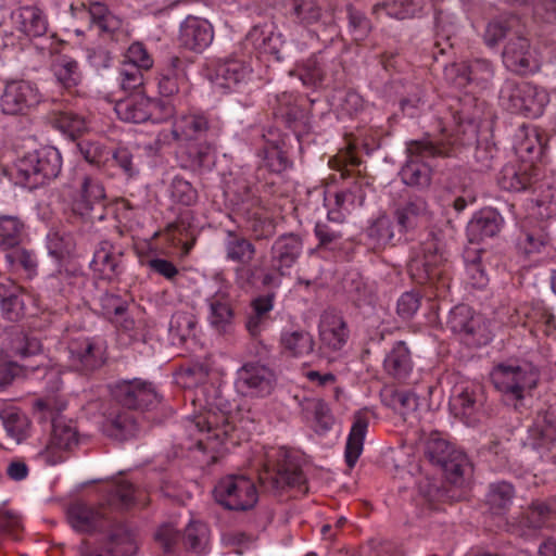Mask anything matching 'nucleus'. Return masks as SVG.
<instances>
[{
	"mask_svg": "<svg viewBox=\"0 0 556 556\" xmlns=\"http://www.w3.org/2000/svg\"><path fill=\"white\" fill-rule=\"evenodd\" d=\"M251 75V68L239 59H229L218 62L211 75V80L217 87L227 90H237L245 84Z\"/></svg>",
	"mask_w": 556,
	"mask_h": 556,
	"instance_id": "obj_27",
	"label": "nucleus"
},
{
	"mask_svg": "<svg viewBox=\"0 0 556 556\" xmlns=\"http://www.w3.org/2000/svg\"><path fill=\"white\" fill-rule=\"evenodd\" d=\"M52 73L65 89L76 87L81 80V72L78 63L68 55H60L52 63Z\"/></svg>",
	"mask_w": 556,
	"mask_h": 556,
	"instance_id": "obj_47",
	"label": "nucleus"
},
{
	"mask_svg": "<svg viewBox=\"0 0 556 556\" xmlns=\"http://www.w3.org/2000/svg\"><path fill=\"white\" fill-rule=\"evenodd\" d=\"M365 193L359 187H354L352 190L342 192L325 193L324 202L328 210L329 220L341 223L345 214L356 206L363 205Z\"/></svg>",
	"mask_w": 556,
	"mask_h": 556,
	"instance_id": "obj_30",
	"label": "nucleus"
},
{
	"mask_svg": "<svg viewBox=\"0 0 556 556\" xmlns=\"http://www.w3.org/2000/svg\"><path fill=\"white\" fill-rule=\"evenodd\" d=\"M105 191L102 184L92 177H85L79 191L74 197L72 210L75 214L83 218L103 219V214L92 215L97 207L103 206Z\"/></svg>",
	"mask_w": 556,
	"mask_h": 556,
	"instance_id": "obj_22",
	"label": "nucleus"
},
{
	"mask_svg": "<svg viewBox=\"0 0 556 556\" xmlns=\"http://www.w3.org/2000/svg\"><path fill=\"white\" fill-rule=\"evenodd\" d=\"M422 10L419 0H386L382 4H377L374 12L379 14L384 11L390 17L403 20L415 16Z\"/></svg>",
	"mask_w": 556,
	"mask_h": 556,
	"instance_id": "obj_53",
	"label": "nucleus"
},
{
	"mask_svg": "<svg viewBox=\"0 0 556 556\" xmlns=\"http://www.w3.org/2000/svg\"><path fill=\"white\" fill-rule=\"evenodd\" d=\"M313 336L302 328L283 329L280 334V348L283 354L291 357H304L314 350Z\"/></svg>",
	"mask_w": 556,
	"mask_h": 556,
	"instance_id": "obj_40",
	"label": "nucleus"
},
{
	"mask_svg": "<svg viewBox=\"0 0 556 556\" xmlns=\"http://www.w3.org/2000/svg\"><path fill=\"white\" fill-rule=\"evenodd\" d=\"M0 419L9 438L20 444L29 435L30 421L25 414L10 404L0 406Z\"/></svg>",
	"mask_w": 556,
	"mask_h": 556,
	"instance_id": "obj_41",
	"label": "nucleus"
},
{
	"mask_svg": "<svg viewBox=\"0 0 556 556\" xmlns=\"http://www.w3.org/2000/svg\"><path fill=\"white\" fill-rule=\"evenodd\" d=\"M551 101L548 91L529 81H506L500 93L501 105L516 114L538 118Z\"/></svg>",
	"mask_w": 556,
	"mask_h": 556,
	"instance_id": "obj_7",
	"label": "nucleus"
},
{
	"mask_svg": "<svg viewBox=\"0 0 556 556\" xmlns=\"http://www.w3.org/2000/svg\"><path fill=\"white\" fill-rule=\"evenodd\" d=\"M319 339L324 349L341 350L349 338V331L342 317L331 311L325 312L319 321Z\"/></svg>",
	"mask_w": 556,
	"mask_h": 556,
	"instance_id": "obj_29",
	"label": "nucleus"
},
{
	"mask_svg": "<svg viewBox=\"0 0 556 556\" xmlns=\"http://www.w3.org/2000/svg\"><path fill=\"white\" fill-rule=\"evenodd\" d=\"M41 101L38 89L29 81H11L1 96L0 106L4 114H22Z\"/></svg>",
	"mask_w": 556,
	"mask_h": 556,
	"instance_id": "obj_17",
	"label": "nucleus"
},
{
	"mask_svg": "<svg viewBox=\"0 0 556 556\" xmlns=\"http://www.w3.org/2000/svg\"><path fill=\"white\" fill-rule=\"evenodd\" d=\"M17 31L28 39L40 37L48 29L47 18L36 7H23L11 15Z\"/></svg>",
	"mask_w": 556,
	"mask_h": 556,
	"instance_id": "obj_33",
	"label": "nucleus"
},
{
	"mask_svg": "<svg viewBox=\"0 0 556 556\" xmlns=\"http://www.w3.org/2000/svg\"><path fill=\"white\" fill-rule=\"evenodd\" d=\"M493 76L491 64L485 60H476L471 64L465 62L453 63L444 68L446 83L466 94H473L482 89Z\"/></svg>",
	"mask_w": 556,
	"mask_h": 556,
	"instance_id": "obj_11",
	"label": "nucleus"
},
{
	"mask_svg": "<svg viewBox=\"0 0 556 556\" xmlns=\"http://www.w3.org/2000/svg\"><path fill=\"white\" fill-rule=\"evenodd\" d=\"M91 268L99 278L112 280L122 271V254L110 242H102L94 252Z\"/></svg>",
	"mask_w": 556,
	"mask_h": 556,
	"instance_id": "obj_37",
	"label": "nucleus"
},
{
	"mask_svg": "<svg viewBox=\"0 0 556 556\" xmlns=\"http://www.w3.org/2000/svg\"><path fill=\"white\" fill-rule=\"evenodd\" d=\"M275 383L271 369L257 363H249L238 370L235 387L243 396L263 397L273 392Z\"/></svg>",
	"mask_w": 556,
	"mask_h": 556,
	"instance_id": "obj_15",
	"label": "nucleus"
},
{
	"mask_svg": "<svg viewBox=\"0 0 556 556\" xmlns=\"http://www.w3.org/2000/svg\"><path fill=\"white\" fill-rule=\"evenodd\" d=\"M53 124L62 134L74 139L88 128L86 119L72 111H59L54 114Z\"/></svg>",
	"mask_w": 556,
	"mask_h": 556,
	"instance_id": "obj_54",
	"label": "nucleus"
},
{
	"mask_svg": "<svg viewBox=\"0 0 556 556\" xmlns=\"http://www.w3.org/2000/svg\"><path fill=\"white\" fill-rule=\"evenodd\" d=\"M513 498V486L507 482H498L490 486L488 503L493 514H501Z\"/></svg>",
	"mask_w": 556,
	"mask_h": 556,
	"instance_id": "obj_58",
	"label": "nucleus"
},
{
	"mask_svg": "<svg viewBox=\"0 0 556 556\" xmlns=\"http://www.w3.org/2000/svg\"><path fill=\"white\" fill-rule=\"evenodd\" d=\"M65 404L58 396H48L35 402V409L42 418L51 417L52 433L46 447L37 455L47 465H56L65 460V453L77 443V430L72 421L54 418V414L63 410Z\"/></svg>",
	"mask_w": 556,
	"mask_h": 556,
	"instance_id": "obj_4",
	"label": "nucleus"
},
{
	"mask_svg": "<svg viewBox=\"0 0 556 556\" xmlns=\"http://www.w3.org/2000/svg\"><path fill=\"white\" fill-rule=\"evenodd\" d=\"M214 500L228 510L252 509L258 502V490L245 475H227L219 479L213 491Z\"/></svg>",
	"mask_w": 556,
	"mask_h": 556,
	"instance_id": "obj_9",
	"label": "nucleus"
},
{
	"mask_svg": "<svg viewBox=\"0 0 556 556\" xmlns=\"http://www.w3.org/2000/svg\"><path fill=\"white\" fill-rule=\"evenodd\" d=\"M369 426V415L367 409H361L353 416L352 427L350 429L345 444V460L349 467H353L359 458L364 441Z\"/></svg>",
	"mask_w": 556,
	"mask_h": 556,
	"instance_id": "obj_36",
	"label": "nucleus"
},
{
	"mask_svg": "<svg viewBox=\"0 0 556 556\" xmlns=\"http://www.w3.org/2000/svg\"><path fill=\"white\" fill-rule=\"evenodd\" d=\"M386 370L395 378H406L412 371V359L409 351L403 342L394 345L392 351L384 358Z\"/></svg>",
	"mask_w": 556,
	"mask_h": 556,
	"instance_id": "obj_50",
	"label": "nucleus"
},
{
	"mask_svg": "<svg viewBox=\"0 0 556 556\" xmlns=\"http://www.w3.org/2000/svg\"><path fill=\"white\" fill-rule=\"evenodd\" d=\"M538 168L521 161L505 165L497 178L502 189L507 191H522L532 186L536 180Z\"/></svg>",
	"mask_w": 556,
	"mask_h": 556,
	"instance_id": "obj_31",
	"label": "nucleus"
},
{
	"mask_svg": "<svg viewBox=\"0 0 556 556\" xmlns=\"http://www.w3.org/2000/svg\"><path fill=\"white\" fill-rule=\"evenodd\" d=\"M453 119L457 123V135L455 137H444L443 139L422 141H413L407 146V162L401 170V177L405 185L424 187L430 182L431 163L430 160L435 155H450L451 149L445 147L444 140L448 144H468L476 140L477 125L469 122L465 125L460 112L453 114Z\"/></svg>",
	"mask_w": 556,
	"mask_h": 556,
	"instance_id": "obj_2",
	"label": "nucleus"
},
{
	"mask_svg": "<svg viewBox=\"0 0 556 556\" xmlns=\"http://www.w3.org/2000/svg\"><path fill=\"white\" fill-rule=\"evenodd\" d=\"M505 66L517 74H532L540 70L541 61L525 37L510 39L503 51Z\"/></svg>",
	"mask_w": 556,
	"mask_h": 556,
	"instance_id": "obj_19",
	"label": "nucleus"
},
{
	"mask_svg": "<svg viewBox=\"0 0 556 556\" xmlns=\"http://www.w3.org/2000/svg\"><path fill=\"white\" fill-rule=\"evenodd\" d=\"M114 109L122 121L129 123H143L148 119L161 122L173 113L169 103L151 99L141 92L117 101Z\"/></svg>",
	"mask_w": 556,
	"mask_h": 556,
	"instance_id": "obj_10",
	"label": "nucleus"
},
{
	"mask_svg": "<svg viewBox=\"0 0 556 556\" xmlns=\"http://www.w3.org/2000/svg\"><path fill=\"white\" fill-rule=\"evenodd\" d=\"M206 130V117L197 112L182 114L173 124V138L187 146L190 157L199 166L208 165L214 153L211 144L201 143Z\"/></svg>",
	"mask_w": 556,
	"mask_h": 556,
	"instance_id": "obj_8",
	"label": "nucleus"
},
{
	"mask_svg": "<svg viewBox=\"0 0 556 556\" xmlns=\"http://www.w3.org/2000/svg\"><path fill=\"white\" fill-rule=\"evenodd\" d=\"M300 406L303 421L316 434L326 435L332 430L336 417L327 402L318 397H309L304 399Z\"/></svg>",
	"mask_w": 556,
	"mask_h": 556,
	"instance_id": "obj_25",
	"label": "nucleus"
},
{
	"mask_svg": "<svg viewBox=\"0 0 556 556\" xmlns=\"http://www.w3.org/2000/svg\"><path fill=\"white\" fill-rule=\"evenodd\" d=\"M106 496L101 506L106 505L115 509H128L147 503L142 491H136L130 484L122 480H112L106 484Z\"/></svg>",
	"mask_w": 556,
	"mask_h": 556,
	"instance_id": "obj_32",
	"label": "nucleus"
},
{
	"mask_svg": "<svg viewBox=\"0 0 556 556\" xmlns=\"http://www.w3.org/2000/svg\"><path fill=\"white\" fill-rule=\"evenodd\" d=\"M531 197L526 203L525 219H548L556 216V187L534 181Z\"/></svg>",
	"mask_w": 556,
	"mask_h": 556,
	"instance_id": "obj_23",
	"label": "nucleus"
},
{
	"mask_svg": "<svg viewBox=\"0 0 556 556\" xmlns=\"http://www.w3.org/2000/svg\"><path fill=\"white\" fill-rule=\"evenodd\" d=\"M166 241L167 248L156 251L152 241L135 247L139 264L149 267L153 273L173 280L178 275V268L168 260L157 257V254H170L169 248H180L181 256H186L193 247L194 229L190 224L186 225L184 217L177 223L169 225L166 230L161 233Z\"/></svg>",
	"mask_w": 556,
	"mask_h": 556,
	"instance_id": "obj_3",
	"label": "nucleus"
},
{
	"mask_svg": "<svg viewBox=\"0 0 556 556\" xmlns=\"http://www.w3.org/2000/svg\"><path fill=\"white\" fill-rule=\"evenodd\" d=\"M67 519L71 527L80 533L101 531L110 525L105 513L83 502H76L68 507Z\"/></svg>",
	"mask_w": 556,
	"mask_h": 556,
	"instance_id": "obj_24",
	"label": "nucleus"
},
{
	"mask_svg": "<svg viewBox=\"0 0 556 556\" xmlns=\"http://www.w3.org/2000/svg\"><path fill=\"white\" fill-rule=\"evenodd\" d=\"M529 443L535 450L549 448L556 442V419L544 414L529 429Z\"/></svg>",
	"mask_w": 556,
	"mask_h": 556,
	"instance_id": "obj_44",
	"label": "nucleus"
},
{
	"mask_svg": "<svg viewBox=\"0 0 556 556\" xmlns=\"http://www.w3.org/2000/svg\"><path fill=\"white\" fill-rule=\"evenodd\" d=\"M551 518V509L544 503H533L527 515L520 520L518 527L526 534L523 529H538L547 523Z\"/></svg>",
	"mask_w": 556,
	"mask_h": 556,
	"instance_id": "obj_60",
	"label": "nucleus"
},
{
	"mask_svg": "<svg viewBox=\"0 0 556 556\" xmlns=\"http://www.w3.org/2000/svg\"><path fill=\"white\" fill-rule=\"evenodd\" d=\"M480 386L473 382L459 383L455 386L450 407L456 417L464 419L467 425L473 424V416L477 412V403L480 397Z\"/></svg>",
	"mask_w": 556,
	"mask_h": 556,
	"instance_id": "obj_28",
	"label": "nucleus"
},
{
	"mask_svg": "<svg viewBox=\"0 0 556 556\" xmlns=\"http://www.w3.org/2000/svg\"><path fill=\"white\" fill-rule=\"evenodd\" d=\"M100 428L106 437L117 441L129 440L139 432L137 424L128 413H104Z\"/></svg>",
	"mask_w": 556,
	"mask_h": 556,
	"instance_id": "obj_39",
	"label": "nucleus"
},
{
	"mask_svg": "<svg viewBox=\"0 0 556 556\" xmlns=\"http://www.w3.org/2000/svg\"><path fill=\"white\" fill-rule=\"evenodd\" d=\"M295 74L303 86L312 89H318L323 86L324 74L316 56L308 59L305 63L299 64Z\"/></svg>",
	"mask_w": 556,
	"mask_h": 556,
	"instance_id": "obj_56",
	"label": "nucleus"
},
{
	"mask_svg": "<svg viewBox=\"0 0 556 556\" xmlns=\"http://www.w3.org/2000/svg\"><path fill=\"white\" fill-rule=\"evenodd\" d=\"M214 27L203 17L188 15L179 26L180 45L192 52L202 53L214 40Z\"/></svg>",
	"mask_w": 556,
	"mask_h": 556,
	"instance_id": "obj_18",
	"label": "nucleus"
},
{
	"mask_svg": "<svg viewBox=\"0 0 556 556\" xmlns=\"http://www.w3.org/2000/svg\"><path fill=\"white\" fill-rule=\"evenodd\" d=\"M184 545L197 554H205L210 544V532L205 523L191 521L186 528Z\"/></svg>",
	"mask_w": 556,
	"mask_h": 556,
	"instance_id": "obj_52",
	"label": "nucleus"
},
{
	"mask_svg": "<svg viewBox=\"0 0 556 556\" xmlns=\"http://www.w3.org/2000/svg\"><path fill=\"white\" fill-rule=\"evenodd\" d=\"M136 551L132 536L124 528H117L110 536L105 547L89 552L86 545L80 548V556H130Z\"/></svg>",
	"mask_w": 556,
	"mask_h": 556,
	"instance_id": "obj_42",
	"label": "nucleus"
},
{
	"mask_svg": "<svg viewBox=\"0 0 556 556\" xmlns=\"http://www.w3.org/2000/svg\"><path fill=\"white\" fill-rule=\"evenodd\" d=\"M517 314L523 316V326L535 328V331H542L546 336H551L556 329V317L541 304L531 308L522 306Z\"/></svg>",
	"mask_w": 556,
	"mask_h": 556,
	"instance_id": "obj_45",
	"label": "nucleus"
},
{
	"mask_svg": "<svg viewBox=\"0 0 556 556\" xmlns=\"http://www.w3.org/2000/svg\"><path fill=\"white\" fill-rule=\"evenodd\" d=\"M274 298L275 295L269 293L252 301V311L247 321V328L252 336H257L265 328L268 314L274 308Z\"/></svg>",
	"mask_w": 556,
	"mask_h": 556,
	"instance_id": "obj_48",
	"label": "nucleus"
},
{
	"mask_svg": "<svg viewBox=\"0 0 556 556\" xmlns=\"http://www.w3.org/2000/svg\"><path fill=\"white\" fill-rule=\"evenodd\" d=\"M23 224L13 216L0 217V249L12 250L22 241Z\"/></svg>",
	"mask_w": 556,
	"mask_h": 556,
	"instance_id": "obj_55",
	"label": "nucleus"
},
{
	"mask_svg": "<svg viewBox=\"0 0 556 556\" xmlns=\"http://www.w3.org/2000/svg\"><path fill=\"white\" fill-rule=\"evenodd\" d=\"M446 261L444 244L437 238L424 242L408 264V271L418 283L440 278V266Z\"/></svg>",
	"mask_w": 556,
	"mask_h": 556,
	"instance_id": "obj_13",
	"label": "nucleus"
},
{
	"mask_svg": "<svg viewBox=\"0 0 556 556\" xmlns=\"http://www.w3.org/2000/svg\"><path fill=\"white\" fill-rule=\"evenodd\" d=\"M62 168V156L54 147H42L18 157L12 167L15 182L29 189L55 178Z\"/></svg>",
	"mask_w": 556,
	"mask_h": 556,
	"instance_id": "obj_5",
	"label": "nucleus"
},
{
	"mask_svg": "<svg viewBox=\"0 0 556 556\" xmlns=\"http://www.w3.org/2000/svg\"><path fill=\"white\" fill-rule=\"evenodd\" d=\"M169 194L173 201L191 205L197 200V191L191 184L180 177H175L169 188Z\"/></svg>",
	"mask_w": 556,
	"mask_h": 556,
	"instance_id": "obj_62",
	"label": "nucleus"
},
{
	"mask_svg": "<svg viewBox=\"0 0 556 556\" xmlns=\"http://www.w3.org/2000/svg\"><path fill=\"white\" fill-rule=\"evenodd\" d=\"M185 74L182 62L178 56L169 58L167 64L162 68L159 81L160 93L169 97L179 90Z\"/></svg>",
	"mask_w": 556,
	"mask_h": 556,
	"instance_id": "obj_49",
	"label": "nucleus"
},
{
	"mask_svg": "<svg viewBox=\"0 0 556 556\" xmlns=\"http://www.w3.org/2000/svg\"><path fill=\"white\" fill-rule=\"evenodd\" d=\"M104 350L102 345L96 344L88 339L76 340L71 343L67 350L61 352L55 362L50 359V370L63 367V357H67L70 364L66 367L76 368L81 364L86 368H94L103 362Z\"/></svg>",
	"mask_w": 556,
	"mask_h": 556,
	"instance_id": "obj_20",
	"label": "nucleus"
},
{
	"mask_svg": "<svg viewBox=\"0 0 556 556\" xmlns=\"http://www.w3.org/2000/svg\"><path fill=\"white\" fill-rule=\"evenodd\" d=\"M92 25L101 31H115L121 26V20L112 14L102 3H92L88 10Z\"/></svg>",
	"mask_w": 556,
	"mask_h": 556,
	"instance_id": "obj_57",
	"label": "nucleus"
},
{
	"mask_svg": "<svg viewBox=\"0 0 556 556\" xmlns=\"http://www.w3.org/2000/svg\"><path fill=\"white\" fill-rule=\"evenodd\" d=\"M262 466L260 481L275 490L286 486L300 488L304 482L303 473L292 453L283 446L264 448L258 460Z\"/></svg>",
	"mask_w": 556,
	"mask_h": 556,
	"instance_id": "obj_6",
	"label": "nucleus"
},
{
	"mask_svg": "<svg viewBox=\"0 0 556 556\" xmlns=\"http://www.w3.org/2000/svg\"><path fill=\"white\" fill-rule=\"evenodd\" d=\"M247 45H252L262 55H270L275 61H280L286 42L280 34L273 31L269 27L256 26L248 34Z\"/></svg>",
	"mask_w": 556,
	"mask_h": 556,
	"instance_id": "obj_38",
	"label": "nucleus"
},
{
	"mask_svg": "<svg viewBox=\"0 0 556 556\" xmlns=\"http://www.w3.org/2000/svg\"><path fill=\"white\" fill-rule=\"evenodd\" d=\"M495 388L515 400L523 397V393L535 387L538 375L529 366L500 364L491 371Z\"/></svg>",
	"mask_w": 556,
	"mask_h": 556,
	"instance_id": "obj_12",
	"label": "nucleus"
},
{
	"mask_svg": "<svg viewBox=\"0 0 556 556\" xmlns=\"http://www.w3.org/2000/svg\"><path fill=\"white\" fill-rule=\"evenodd\" d=\"M514 150L519 161L536 168L544 151L543 138L536 126L520 127L514 140Z\"/></svg>",
	"mask_w": 556,
	"mask_h": 556,
	"instance_id": "obj_26",
	"label": "nucleus"
},
{
	"mask_svg": "<svg viewBox=\"0 0 556 556\" xmlns=\"http://www.w3.org/2000/svg\"><path fill=\"white\" fill-rule=\"evenodd\" d=\"M368 237L374 248L386 245L393 238L391 220L388 216H379L369 227Z\"/></svg>",
	"mask_w": 556,
	"mask_h": 556,
	"instance_id": "obj_59",
	"label": "nucleus"
},
{
	"mask_svg": "<svg viewBox=\"0 0 556 556\" xmlns=\"http://www.w3.org/2000/svg\"><path fill=\"white\" fill-rule=\"evenodd\" d=\"M126 65H130L142 71L150 70L153 64V58L141 42H134L127 49L125 54Z\"/></svg>",
	"mask_w": 556,
	"mask_h": 556,
	"instance_id": "obj_61",
	"label": "nucleus"
},
{
	"mask_svg": "<svg viewBox=\"0 0 556 556\" xmlns=\"http://www.w3.org/2000/svg\"><path fill=\"white\" fill-rule=\"evenodd\" d=\"M330 108L339 118L352 116L364 106V100L359 93L351 90H337L329 100Z\"/></svg>",
	"mask_w": 556,
	"mask_h": 556,
	"instance_id": "obj_51",
	"label": "nucleus"
},
{
	"mask_svg": "<svg viewBox=\"0 0 556 556\" xmlns=\"http://www.w3.org/2000/svg\"><path fill=\"white\" fill-rule=\"evenodd\" d=\"M503 224L502 216L493 208H483L476 213L467 226L470 242H480L495 236Z\"/></svg>",
	"mask_w": 556,
	"mask_h": 556,
	"instance_id": "obj_34",
	"label": "nucleus"
},
{
	"mask_svg": "<svg viewBox=\"0 0 556 556\" xmlns=\"http://www.w3.org/2000/svg\"><path fill=\"white\" fill-rule=\"evenodd\" d=\"M302 250V243L296 236H282L276 240L271 249V262L281 276L289 275Z\"/></svg>",
	"mask_w": 556,
	"mask_h": 556,
	"instance_id": "obj_35",
	"label": "nucleus"
},
{
	"mask_svg": "<svg viewBox=\"0 0 556 556\" xmlns=\"http://www.w3.org/2000/svg\"><path fill=\"white\" fill-rule=\"evenodd\" d=\"M180 541V533L173 523L162 525L155 533V542L165 553H173Z\"/></svg>",
	"mask_w": 556,
	"mask_h": 556,
	"instance_id": "obj_63",
	"label": "nucleus"
},
{
	"mask_svg": "<svg viewBox=\"0 0 556 556\" xmlns=\"http://www.w3.org/2000/svg\"><path fill=\"white\" fill-rule=\"evenodd\" d=\"M197 393L199 409L185 419L187 448L194 453L200 463L210 465L244 439L242 431L250 421L238 418L240 412H232L231 404L220 394L202 399Z\"/></svg>",
	"mask_w": 556,
	"mask_h": 556,
	"instance_id": "obj_1",
	"label": "nucleus"
},
{
	"mask_svg": "<svg viewBox=\"0 0 556 556\" xmlns=\"http://www.w3.org/2000/svg\"><path fill=\"white\" fill-rule=\"evenodd\" d=\"M5 257L12 267H22L28 278L36 275L37 258L31 252L27 250H14L8 253Z\"/></svg>",
	"mask_w": 556,
	"mask_h": 556,
	"instance_id": "obj_64",
	"label": "nucleus"
},
{
	"mask_svg": "<svg viewBox=\"0 0 556 556\" xmlns=\"http://www.w3.org/2000/svg\"><path fill=\"white\" fill-rule=\"evenodd\" d=\"M447 326L452 332L467 337L481 330V317L472 308L460 304L451 309Z\"/></svg>",
	"mask_w": 556,
	"mask_h": 556,
	"instance_id": "obj_43",
	"label": "nucleus"
},
{
	"mask_svg": "<svg viewBox=\"0 0 556 556\" xmlns=\"http://www.w3.org/2000/svg\"><path fill=\"white\" fill-rule=\"evenodd\" d=\"M17 348L14 355L5 353L2 363L0 364V388L9 384L14 377L24 375L27 376L28 369L31 371L39 368L42 362L36 363V365L29 364H17L13 361V357L25 359L30 355H36L40 351V342L35 338H17Z\"/></svg>",
	"mask_w": 556,
	"mask_h": 556,
	"instance_id": "obj_16",
	"label": "nucleus"
},
{
	"mask_svg": "<svg viewBox=\"0 0 556 556\" xmlns=\"http://www.w3.org/2000/svg\"><path fill=\"white\" fill-rule=\"evenodd\" d=\"M425 453L432 463L443 466L451 473L454 484L460 483V478L469 470L466 455L454 451L439 432L429 434L425 441Z\"/></svg>",
	"mask_w": 556,
	"mask_h": 556,
	"instance_id": "obj_14",
	"label": "nucleus"
},
{
	"mask_svg": "<svg viewBox=\"0 0 556 556\" xmlns=\"http://www.w3.org/2000/svg\"><path fill=\"white\" fill-rule=\"evenodd\" d=\"M207 302L210 306V325L218 332H226L232 320V311L226 293L217 292Z\"/></svg>",
	"mask_w": 556,
	"mask_h": 556,
	"instance_id": "obj_46",
	"label": "nucleus"
},
{
	"mask_svg": "<svg viewBox=\"0 0 556 556\" xmlns=\"http://www.w3.org/2000/svg\"><path fill=\"white\" fill-rule=\"evenodd\" d=\"M112 396L129 408H140L153 405L159 401L155 388L139 379L119 381L112 388Z\"/></svg>",
	"mask_w": 556,
	"mask_h": 556,
	"instance_id": "obj_21",
	"label": "nucleus"
}]
</instances>
